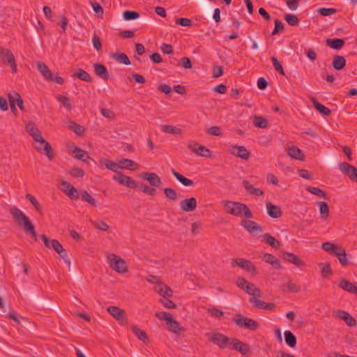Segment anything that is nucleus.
<instances>
[{
    "label": "nucleus",
    "mask_w": 357,
    "mask_h": 357,
    "mask_svg": "<svg viewBox=\"0 0 357 357\" xmlns=\"http://www.w3.org/2000/svg\"><path fill=\"white\" fill-rule=\"evenodd\" d=\"M317 204L319 207L321 218L326 219L329 215V207L328 204L325 202H317Z\"/></svg>",
    "instance_id": "79ce46f5"
},
{
    "label": "nucleus",
    "mask_w": 357,
    "mask_h": 357,
    "mask_svg": "<svg viewBox=\"0 0 357 357\" xmlns=\"http://www.w3.org/2000/svg\"><path fill=\"white\" fill-rule=\"evenodd\" d=\"M161 130L165 133H170L173 135H181V129L176 128L172 125H163L162 126Z\"/></svg>",
    "instance_id": "a19ab883"
},
{
    "label": "nucleus",
    "mask_w": 357,
    "mask_h": 357,
    "mask_svg": "<svg viewBox=\"0 0 357 357\" xmlns=\"http://www.w3.org/2000/svg\"><path fill=\"white\" fill-rule=\"evenodd\" d=\"M90 222L95 228H96L99 230L107 231L109 229V225L103 220H91Z\"/></svg>",
    "instance_id": "8fccbe9b"
},
{
    "label": "nucleus",
    "mask_w": 357,
    "mask_h": 357,
    "mask_svg": "<svg viewBox=\"0 0 357 357\" xmlns=\"http://www.w3.org/2000/svg\"><path fill=\"white\" fill-rule=\"evenodd\" d=\"M284 20L291 26H297L299 24V19L297 16L291 13L284 15Z\"/></svg>",
    "instance_id": "603ef678"
},
{
    "label": "nucleus",
    "mask_w": 357,
    "mask_h": 357,
    "mask_svg": "<svg viewBox=\"0 0 357 357\" xmlns=\"http://www.w3.org/2000/svg\"><path fill=\"white\" fill-rule=\"evenodd\" d=\"M132 331L133 333L138 337V338L143 341L144 342H146V341L148 340V336L145 331L141 330L140 328H138L137 326H132Z\"/></svg>",
    "instance_id": "3c124183"
},
{
    "label": "nucleus",
    "mask_w": 357,
    "mask_h": 357,
    "mask_svg": "<svg viewBox=\"0 0 357 357\" xmlns=\"http://www.w3.org/2000/svg\"><path fill=\"white\" fill-rule=\"evenodd\" d=\"M259 297H250L249 302L251 303L254 307L263 309L266 310L273 311L275 308V305L273 303H266L258 298Z\"/></svg>",
    "instance_id": "f8f14e48"
},
{
    "label": "nucleus",
    "mask_w": 357,
    "mask_h": 357,
    "mask_svg": "<svg viewBox=\"0 0 357 357\" xmlns=\"http://www.w3.org/2000/svg\"><path fill=\"white\" fill-rule=\"evenodd\" d=\"M38 144V145L35 146L36 149L40 153H45L50 160H52L54 158V153L51 145L50 144V149H45V143Z\"/></svg>",
    "instance_id": "4c0bfd02"
},
{
    "label": "nucleus",
    "mask_w": 357,
    "mask_h": 357,
    "mask_svg": "<svg viewBox=\"0 0 357 357\" xmlns=\"http://www.w3.org/2000/svg\"><path fill=\"white\" fill-rule=\"evenodd\" d=\"M167 329L176 334H179L181 332L184 331V328L181 324L173 319L172 317L169 321L167 322Z\"/></svg>",
    "instance_id": "5701e85b"
},
{
    "label": "nucleus",
    "mask_w": 357,
    "mask_h": 357,
    "mask_svg": "<svg viewBox=\"0 0 357 357\" xmlns=\"http://www.w3.org/2000/svg\"><path fill=\"white\" fill-rule=\"evenodd\" d=\"M15 221L19 226L23 227L24 231L31 235V236L36 241L37 234L35 227L30 221L29 218L19 208H14L10 211Z\"/></svg>",
    "instance_id": "f257e3e1"
},
{
    "label": "nucleus",
    "mask_w": 357,
    "mask_h": 357,
    "mask_svg": "<svg viewBox=\"0 0 357 357\" xmlns=\"http://www.w3.org/2000/svg\"><path fill=\"white\" fill-rule=\"evenodd\" d=\"M172 174L177 179V181H178L184 186H193L194 185V182L192 180L185 177L182 174H179L176 171H175V169H172Z\"/></svg>",
    "instance_id": "c85d7f7f"
},
{
    "label": "nucleus",
    "mask_w": 357,
    "mask_h": 357,
    "mask_svg": "<svg viewBox=\"0 0 357 357\" xmlns=\"http://www.w3.org/2000/svg\"><path fill=\"white\" fill-rule=\"evenodd\" d=\"M107 262L109 267L119 273L128 271L126 261L114 254H109L107 256Z\"/></svg>",
    "instance_id": "20e7f679"
},
{
    "label": "nucleus",
    "mask_w": 357,
    "mask_h": 357,
    "mask_svg": "<svg viewBox=\"0 0 357 357\" xmlns=\"http://www.w3.org/2000/svg\"><path fill=\"white\" fill-rule=\"evenodd\" d=\"M100 163L101 165L105 166L107 169L112 170V172H116L117 174L119 173V169H121L119 162L116 163L106 158H102L100 160Z\"/></svg>",
    "instance_id": "a878e982"
},
{
    "label": "nucleus",
    "mask_w": 357,
    "mask_h": 357,
    "mask_svg": "<svg viewBox=\"0 0 357 357\" xmlns=\"http://www.w3.org/2000/svg\"><path fill=\"white\" fill-rule=\"evenodd\" d=\"M119 165L121 167V169H135L138 167V164L136 163L135 161L127 159V158H123L119 160Z\"/></svg>",
    "instance_id": "f704fd0d"
},
{
    "label": "nucleus",
    "mask_w": 357,
    "mask_h": 357,
    "mask_svg": "<svg viewBox=\"0 0 357 357\" xmlns=\"http://www.w3.org/2000/svg\"><path fill=\"white\" fill-rule=\"evenodd\" d=\"M111 57L123 65L128 66L130 64V61L125 53L114 52L111 54Z\"/></svg>",
    "instance_id": "2f4dec72"
},
{
    "label": "nucleus",
    "mask_w": 357,
    "mask_h": 357,
    "mask_svg": "<svg viewBox=\"0 0 357 357\" xmlns=\"http://www.w3.org/2000/svg\"><path fill=\"white\" fill-rule=\"evenodd\" d=\"M26 198L33 204L34 208L38 212L41 211V206L38 200L31 194H26Z\"/></svg>",
    "instance_id": "69168bd1"
},
{
    "label": "nucleus",
    "mask_w": 357,
    "mask_h": 357,
    "mask_svg": "<svg viewBox=\"0 0 357 357\" xmlns=\"http://www.w3.org/2000/svg\"><path fill=\"white\" fill-rule=\"evenodd\" d=\"M0 58L3 63L10 65L13 70L16 72L17 65L15 56L10 50L3 47H0Z\"/></svg>",
    "instance_id": "6e6552de"
},
{
    "label": "nucleus",
    "mask_w": 357,
    "mask_h": 357,
    "mask_svg": "<svg viewBox=\"0 0 357 357\" xmlns=\"http://www.w3.org/2000/svg\"><path fill=\"white\" fill-rule=\"evenodd\" d=\"M123 19L126 21L136 20L139 17V13L133 10H126L123 13Z\"/></svg>",
    "instance_id": "864d4df0"
},
{
    "label": "nucleus",
    "mask_w": 357,
    "mask_h": 357,
    "mask_svg": "<svg viewBox=\"0 0 357 357\" xmlns=\"http://www.w3.org/2000/svg\"><path fill=\"white\" fill-rule=\"evenodd\" d=\"M69 174L72 176L75 177V178L83 177L84 176V170L82 169H81V168H79V167H73V168H72L70 170Z\"/></svg>",
    "instance_id": "774afa93"
},
{
    "label": "nucleus",
    "mask_w": 357,
    "mask_h": 357,
    "mask_svg": "<svg viewBox=\"0 0 357 357\" xmlns=\"http://www.w3.org/2000/svg\"><path fill=\"white\" fill-rule=\"evenodd\" d=\"M339 261L342 266H347L351 264L349 255L346 252L345 250L342 251V257H339Z\"/></svg>",
    "instance_id": "e2e57ef3"
},
{
    "label": "nucleus",
    "mask_w": 357,
    "mask_h": 357,
    "mask_svg": "<svg viewBox=\"0 0 357 357\" xmlns=\"http://www.w3.org/2000/svg\"><path fill=\"white\" fill-rule=\"evenodd\" d=\"M282 291L285 292H298L301 291V287L294 284L291 280H289L287 284L282 286Z\"/></svg>",
    "instance_id": "c03bdc74"
},
{
    "label": "nucleus",
    "mask_w": 357,
    "mask_h": 357,
    "mask_svg": "<svg viewBox=\"0 0 357 357\" xmlns=\"http://www.w3.org/2000/svg\"><path fill=\"white\" fill-rule=\"evenodd\" d=\"M68 127L70 130L73 131L79 136H82L84 132V128L83 126L73 121L70 122Z\"/></svg>",
    "instance_id": "49530a36"
},
{
    "label": "nucleus",
    "mask_w": 357,
    "mask_h": 357,
    "mask_svg": "<svg viewBox=\"0 0 357 357\" xmlns=\"http://www.w3.org/2000/svg\"><path fill=\"white\" fill-rule=\"evenodd\" d=\"M164 193L165 196L172 200H176L177 199L176 191L172 188H166L164 189Z\"/></svg>",
    "instance_id": "680f3d73"
},
{
    "label": "nucleus",
    "mask_w": 357,
    "mask_h": 357,
    "mask_svg": "<svg viewBox=\"0 0 357 357\" xmlns=\"http://www.w3.org/2000/svg\"><path fill=\"white\" fill-rule=\"evenodd\" d=\"M112 178L117 181L119 183L131 188H136L137 187V182L131 177L124 175L121 172L113 176Z\"/></svg>",
    "instance_id": "9d476101"
},
{
    "label": "nucleus",
    "mask_w": 357,
    "mask_h": 357,
    "mask_svg": "<svg viewBox=\"0 0 357 357\" xmlns=\"http://www.w3.org/2000/svg\"><path fill=\"white\" fill-rule=\"evenodd\" d=\"M241 224L250 234H254L263 231L262 227L252 220H242Z\"/></svg>",
    "instance_id": "ddd939ff"
},
{
    "label": "nucleus",
    "mask_w": 357,
    "mask_h": 357,
    "mask_svg": "<svg viewBox=\"0 0 357 357\" xmlns=\"http://www.w3.org/2000/svg\"><path fill=\"white\" fill-rule=\"evenodd\" d=\"M93 67L94 73L98 77L105 81L109 79V73L104 65L100 63H94Z\"/></svg>",
    "instance_id": "412c9836"
},
{
    "label": "nucleus",
    "mask_w": 357,
    "mask_h": 357,
    "mask_svg": "<svg viewBox=\"0 0 357 357\" xmlns=\"http://www.w3.org/2000/svg\"><path fill=\"white\" fill-rule=\"evenodd\" d=\"M323 278H327L332 275V269L329 263L320 264Z\"/></svg>",
    "instance_id": "de8ad7c7"
},
{
    "label": "nucleus",
    "mask_w": 357,
    "mask_h": 357,
    "mask_svg": "<svg viewBox=\"0 0 357 357\" xmlns=\"http://www.w3.org/2000/svg\"><path fill=\"white\" fill-rule=\"evenodd\" d=\"M178 65L181 66L185 69H190L192 66L190 59L187 56L182 57L178 61Z\"/></svg>",
    "instance_id": "0e129e2a"
},
{
    "label": "nucleus",
    "mask_w": 357,
    "mask_h": 357,
    "mask_svg": "<svg viewBox=\"0 0 357 357\" xmlns=\"http://www.w3.org/2000/svg\"><path fill=\"white\" fill-rule=\"evenodd\" d=\"M231 266H238L253 275H256L257 274V271L255 265L250 261L243 258L232 259Z\"/></svg>",
    "instance_id": "0eeeda50"
},
{
    "label": "nucleus",
    "mask_w": 357,
    "mask_h": 357,
    "mask_svg": "<svg viewBox=\"0 0 357 357\" xmlns=\"http://www.w3.org/2000/svg\"><path fill=\"white\" fill-rule=\"evenodd\" d=\"M253 124L255 126L265 128L267 127V120L262 116H255L253 120Z\"/></svg>",
    "instance_id": "5fc2aeb1"
},
{
    "label": "nucleus",
    "mask_w": 357,
    "mask_h": 357,
    "mask_svg": "<svg viewBox=\"0 0 357 357\" xmlns=\"http://www.w3.org/2000/svg\"><path fill=\"white\" fill-rule=\"evenodd\" d=\"M230 344L232 346V348L240 352L241 354L245 355L248 354L250 351V348L248 344L244 343L236 338H232L230 342Z\"/></svg>",
    "instance_id": "a211bd4d"
},
{
    "label": "nucleus",
    "mask_w": 357,
    "mask_h": 357,
    "mask_svg": "<svg viewBox=\"0 0 357 357\" xmlns=\"http://www.w3.org/2000/svg\"><path fill=\"white\" fill-rule=\"evenodd\" d=\"M27 132L29 135L33 137L36 142L40 144H44L45 145V149H50V143L47 142L42 136L41 132L40 130L36 128L33 123H29L26 126Z\"/></svg>",
    "instance_id": "423d86ee"
},
{
    "label": "nucleus",
    "mask_w": 357,
    "mask_h": 357,
    "mask_svg": "<svg viewBox=\"0 0 357 357\" xmlns=\"http://www.w3.org/2000/svg\"><path fill=\"white\" fill-rule=\"evenodd\" d=\"M346 59L343 56L335 55L333 56L331 66L336 70H342L346 66Z\"/></svg>",
    "instance_id": "b1692460"
},
{
    "label": "nucleus",
    "mask_w": 357,
    "mask_h": 357,
    "mask_svg": "<svg viewBox=\"0 0 357 357\" xmlns=\"http://www.w3.org/2000/svg\"><path fill=\"white\" fill-rule=\"evenodd\" d=\"M244 291L252 295V297H260L261 296V291L259 289L257 288L254 284H249L246 286Z\"/></svg>",
    "instance_id": "37998d69"
},
{
    "label": "nucleus",
    "mask_w": 357,
    "mask_h": 357,
    "mask_svg": "<svg viewBox=\"0 0 357 357\" xmlns=\"http://www.w3.org/2000/svg\"><path fill=\"white\" fill-rule=\"evenodd\" d=\"M197 206V202L195 197L183 199L180 203V208L184 212L194 211Z\"/></svg>",
    "instance_id": "f3484780"
},
{
    "label": "nucleus",
    "mask_w": 357,
    "mask_h": 357,
    "mask_svg": "<svg viewBox=\"0 0 357 357\" xmlns=\"http://www.w3.org/2000/svg\"><path fill=\"white\" fill-rule=\"evenodd\" d=\"M263 240L267 244L275 249H279L281 245V243L269 234H265L263 235Z\"/></svg>",
    "instance_id": "e433bc0d"
},
{
    "label": "nucleus",
    "mask_w": 357,
    "mask_h": 357,
    "mask_svg": "<svg viewBox=\"0 0 357 357\" xmlns=\"http://www.w3.org/2000/svg\"><path fill=\"white\" fill-rule=\"evenodd\" d=\"M194 153H197L199 156L210 158L211 151L206 146L200 145L197 147V149H194Z\"/></svg>",
    "instance_id": "a18cd8bd"
},
{
    "label": "nucleus",
    "mask_w": 357,
    "mask_h": 357,
    "mask_svg": "<svg viewBox=\"0 0 357 357\" xmlns=\"http://www.w3.org/2000/svg\"><path fill=\"white\" fill-rule=\"evenodd\" d=\"M140 190L149 195L154 196L156 193V190L154 188H151L146 184H142L140 187Z\"/></svg>",
    "instance_id": "338daca9"
},
{
    "label": "nucleus",
    "mask_w": 357,
    "mask_h": 357,
    "mask_svg": "<svg viewBox=\"0 0 357 357\" xmlns=\"http://www.w3.org/2000/svg\"><path fill=\"white\" fill-rule=\"evenodd\" d=\"M274 22H275V28H274L273 31H272V33H271L272 36H275L279 33H282L284 30V24L278 19H275L274 20Z\"/></svg>",
    "instance_id": "13d9d810"
},
{
    "label": "nucleus",
    "mask_w": 357,
    "mask_h": 357,
    "mask_svg": "<svg viewBox=\"0 0 357 357\" xmlns=\"http://www.w3.org/2000/svg\"><path fill=\"white\" fill-rule=\"evenodd\" d=\"M81 199L93 206H96V199L86 190L81 192Z\"/></svg>",
    "instance_id": "09e8293b"
},
{
    "label": "nucleus",
    "mask_w": 357,
    "mask_h": 357,
    "mask_svg": "<svg viewBox=\"0 0 357 357\" xmlns=\"http://www.w3.org/2000/svg\"><path fill=\"white\" fill-rule=\"evenodd\" d=\"M307 190L309 192H310L313 195H315L318 197H323L324 199L327 198L326 192L323 190H321L317 187H309V188H307Z\"/></svg>",
    "instance_id": "6e6d98bb"
},
{
    "label": "nucleus",
    "mask_w": 357,
    "mask_h": 357,
    "mask_svg": "<svg viewBox=\"0 0 357 357\" xmlns=\"http://www.w3.org/2000/svg\"><path fill=\"white\" fill-rule=\"evenodd\" d=\"M73 153H75V158L77 159L81 160L84 162H87L89 160H93L91 157H90L89 155H87L86 152L84 150H82L81 149L78 148L77 146H75Z\"/></svg>",
    "instance_id": "473e14b6"
},
{
    "label": "nucleus",
    "mask_w": 357,
    "mask_h": 357,
    "mask_svg": "<svg viewBox=\"0 0 357 357\" xmlns=\"http://www.w3.org/2000/svg\"><path fill=\"white\" fill-rule=\"evenodd\" d=\"M56 100L60 102L67 109H71L72 106L70 102V100L67 96L58 95Z\"/></svg>",
    "instance_id": "052dcab7"
},
{
    "label": "nucleus",
    "mask_w": 357,
    "mask_h": 357,
    "mask_svg": "<svg viewBox=\"0 0 357 357\" xmlns=\"http://www.w3.org/2000/svg\"><path fill=\"white\" fill-rule=\"evenodd\" d=\"M140 177L149 182L150 185L153 187H160L162 184L161 178L155 173L143 172Z\"/></svg>",
    "instance_id": "2eb2a0df"
},
{
    "label": "nucleus",
    "mask_w": 357,
    "mask_h": 357,
    "mask_svg": "<svg viewBox=\"0 0 357 357\" xmlns=\"http://www.w3.org/2000/svg\"><path fill=\"white\" fill-rule=\"evenodd\" d=\"M286 344L290 347H294L296 344V337L290 331H286L284 333Z\"/></svg>",
    "instance_id": "ea45409f"
},
{
    "label": "nucleus",
    "mask_w": 357,
    "mask_h": 357,
    "mask_svg": "<svg viewBox=\"0 0 357 357\" xmlns=\"http://www.w3.org/2000/svg\"><path fill=\"white\" fill-rule=\"evenodd\" d=\"M271 61L273 63V67L276 71H278L280 74L284 75V71L282 68V64L278 60V59L275 56L271 57Z\"/></svg>",
    "instance_id": "bf43d9fd"
},
{
    "label": "nucleus",
    "mask_w": 357,
    "mask_h": 357,
    "mask_svg": "<svg viewBox=\"0 0 357 357\" xmlns=\"http://www.w3.org/2000/svg\"><path fill=\"white\" fill-rule=\"evenodd\" d=\"M206 336L211 342L217 345L220 349L226 348L231 342L227 336L218 332L206 333Z\"/></svg>",
    "instance_id": "39448f33"
},
{
    "label": "nucleus",
    "mask_w": 357,
    "mask_h": 357,
    "mask_svg": "<svg viewBox=\"0 0 357 357\" xmlns=\"http://www.w3.org/2000/svg\"><path fill=\"white\" fill-rule=\"evenodd\" d=\"M107 312L115 318L120 324L126 323L125 311L116 306H109L107 307Z\"/></svg>",
    "instance_id": "9b49d317"
},
{
    "label": "nucleus",
    "mask_w": 357,
    "mask_h": 357,
    "mask_svg": "<svg viewBox=\"0 0 357 357\" xmlns=\"http://www.w3.org/2000/svg\"><path fill=\"white\" fill-rule=\"evenodd\" d=\"M335 317L345 321L349 326H355L357 325L356 320L348 312L343 310H337L335 312Z\"/></svg>",
    "instance_id": "aec40b11"
},
{
    "label": "nucleus",
    "mask_w": 357,
    "mask_h": 357,
    "mask_svg": "<svg viewBox=\"0 0 357 357\" xmlns=\"http://www.w3.org/2000/svg\"><path fill=\"white\" fill-rule=\"evenodd\" d=\"M243 185L245 188L246 192L250 195L256 196H261L264 195L263 190L259 188H255L248 181H243Z\"/></svg>",
    "instance_id": "bb28decb"
},
{
    "label": "nucleus",
    "mask_w": 357,
    "mask_h": 357,
    "mask_svg": "<svg viewBox=\"0 0 357 357\" xmlns=\"http://www.w3.org/2000/svg\"><path fill=\"white\" fill-rule=\"evenodd\" d=\"M230 153L231 155L243 160H248L250 156V153L243 146H231Z\"/></svg>",
    "instance_id": "4468645a"
},
{
    "label": "nucleus",
    "mask_w": 357,
    "mask_h": 357,
    "mask_svg": "<svg viewBox=\"0 0 357 357\" xmlns=\"http://www.w3.org/2000/svg\"><path fill=\"white\" fill-rule=\"evenodd\" d=\"M73 77H77L82 81L91 82L93 79L91 76L86 71L82 70V68H78L76 70V72L73 75Z\"/></svg>",
    "instance_id": "58836bf2"
},
{
    "label": "nucleus",
    "mask_w": 357,
    "mask_h": 357,
    "mask_svg": "<svg viewBox=\"0 0 357 357\" xmlns=\"http://www.w3.org/2000/svg\"><path fill=\"white\" fill-rule=\"evenodd\" d=\"M227 213L241 217L243 215L247 218L253 217L252 213L247 205L241 202L225 200L222 202Z\"/></svg>",
    "instance_id": "f03ea898"
},
{
    "label": "nucleus",
    "mask_w": 357,
    "mask_h": 357,
    "mask_svg": "<svg viewBox=\"0 0 357 357\" xmlns=\"http://www.w3.org/2000/svg\"><path fill=\"white\" fill-rule=\"evenodd\" d=\"M37 68L46 79L49 80L52 79V73L45 63L39 62L37 64Z\"/></svg>",
    "instance_id": "c9c22d12"
},
{
    "label": "nucleus",
    "mask_w": 357,
    "mask_h": 357,
    "mask_svg": "<svg viewBox=\"0 0 357 357\" xmlns=\"http://www.w3.org/2000/svg\"><path fill=\"white\" fill-rule=\"evenodd\" d=\"M311 101L315 109L319 112L326 116L331 115V111L328 107H325L324 105L317 101V100L315 98H311Z\"/></svg>",
    "instance_id": "7c9ffc66"
},
{
    "label": "nucleus",
    "mask_w": 357,
    "mask_h": 357,
    "mask_svg": "<svg viewBox=\"0 0 357 357\" xmlns=\"http://www.w3.org/2000/svg\"><path fill=\"white\" fill-rule=\"evenodd\" d=\"M61 185L65 187V188L62 189V190L67 196H68L71 199H78L79 193L77 190L74 186L66 181H62Z\"/></svg>",
    "instance_id": "6ab92c4d"
},
{
    "label": "nucleus",
    "mask_w": 357,
    "mask_h": 357,
    "mask_svg": "<svg viewBox=\"0 0 357 357\" xmlns=\"http://www.w3.org/2000/svg\"><path fill=\"white\" fill-rule=\"evenodd\" d=\"M263 261L271 264L272 266L276 269H280L282 268L280 260L271 254H264Z\"/></svg>",
    "instance_id": "cd10ccee"
},
{
    "label": "nucleus",
    "mask_w": 357,
    "mask_h": 357,
    "mask_svg": "<svg viewBox=\"0 0 357 357\" xmlns=\"http://www.w3.org/2000/svg\"><path fill=\"white\" fill-rule=\"evenodd\" d=\"M280 257L288 262L296 265L297 266H302L305 265V262L298 256L291 252H282Z\"/></svg>",
    "instance_id": "dca6fc26"
},
{
    "label": "nucleus",
    "mask_w": 357,
    "mask_h": 357,
    "mask_svg": "<svg viewBox=\"0 0 357 357\" xmlns=\"http://www.w3.org/2000/svg\"><path fill=\"white\" fill-rule=\"evenodd\" d=\"M338 286L344 291L357 294V287L347 280H340Z\"/></svg>",
    "instance_id": "393cba45"
},
{
    "label": "nucleus",
    "mask_w": 357,
    "mask_h": 357,
    "mask_svg": "<svg viewBox=\"0 0 357 357\" xmlns=\"http://www.w3.org/2000/svg\"><path fill=\"white\" fill-rule=\"evenodd\" d=\"M339 169L344 176L357 183V168L356 167L344 162L339 164Z\"/></svg>",
    "instance_id": "1a4fd4ad"
},
{
    "label": "nucleus",
    "mask_w": 357,
    "mask_h": 357,
    "mask_svg": "<svg viewBox=\"0 0 357 357\" xmlns=\"http://www.w3.org/2000/svg\"><path fill=\"white\" fill-rule=\"evenodd\" d=\"M232 321L239 328L250 331H255L259 327V324L257 321L247 317H244L241 314H236V317L233 318Z\"/></svg>",
    "instance_id": "7ed1b4c3"
},
{
    "label": "nucleus",
    "mask_w": 357,
    "mask_h": 357,
    "mask_svg": "<svg viewBox=\"0 0 357 357\" xmlns=\"http://www.w3.org/2000/svg\"><path fill=\"white\" fill-rule=\"evenodd\" d=\"M266 209L268 215L273 218H280L282 215L280 208L270 202L266 203Z\"/></svg>",
    "instance_id": "4be33fe9"
},
{
    "label": "nucleus",
    "mask_w": 357,
    "mask_h": 357,
    "mask_svg": "<svg viewBox=\"0 0 357 357\" xmlns=\"http://www.w3.org/2000/svg\"><path fill=\"white\" fill-rule=\"evenodd\" d=\"M337 9L332 8H320L317 10V13L322 16H329L335 14Z\"/></svg>",
    "instance_id": "4d7b16f0"
},
{
    "label": "nucleus",
    "mask_w": 357,
    "mask_h": 357,
    "mask_svg": "<svg viewBox=\"0 0 357 357\" xmlns=\"http://www.w3.org/2000/svg\"><path fill=\"white\" fill-rule=\"evenodd\" d=\"M326 45L334 50H340L344 45V40L341 38H331L326 40Z\"/></svg>",
    "instance_id": "72a5a7b5"
},
{
    "label": "nucleus",
    "mask_w": 357,
    "mask_h": 357,
    "mask_svg": "<svg viewBox=\"0 0 357 357\" xmlns=\"http://www.w3.org/2000/svg\"><path fill=\"white\" fill-rule=\"evenodd\" d=\"M288 155L291 158L299 160H303L305 158V155L302 151L296 146H291L289 148Z\"/></svg>",
    "instance_id": "c756f323"
}]
</instances>
